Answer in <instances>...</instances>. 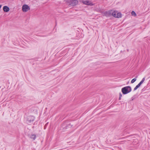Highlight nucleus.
<instances>
[{
    "mask_svg": "<svg viewBox=\"0 0 150 150\" xmlns=\"http://www.w3.org/2000/svg\"><path fill=\"white\" fill-rule=\"evenodd\" d=\"M131 88L129 86L124 87L122 89V92L124 94H127L131 91Z\"/></svg>",
    "mask_w": 150,
    "mask_h": 150,
    "instance_id": "nucleus-1",
    "label": "nucleus"
},
{
    "mask_svg": "<svg viewBox=\"0 0 150 150\" xmlns=\"http://www.w3.org/2000/svg\"><path fill=\"white\" fill-rule=\"evenodd\" d=\"M112 15L115 18H119L121 17V14L118 13L116 11H113L112 10Z\"/></svg>",
    "mask_w": 150,
    "mask_h": 150,
    "instance_id": "nucleus-2",
    "label": "nucleus"
},
{
    "mask_svg": "<svg viewBox=\"0 0 150 150\" xmlns=\"http://www.w3.org/2000/svg\"><path fill=\"white\" fill-rule=\"evenodd\" d=\"M35 119L34 117L32 116H30L27 117V122L28 124L31 123L33 122Z\"/></svg>",
    "mask_w": 150,
    "mask_h": 150,
    "instance_id": "nucleus-3",
    "label": "nucleus"
},
{
    "mask_svg": "<svg viewBox=\"0 0 150 150\" xmlns=\"http://www.w3.org/2000/svg\"><path fill=\"white\" fill-rule=\"evenodd\" d=\"M82 3L85 5L88 6H92L94 5V4H93L91 1L88 0H82Z\"/></svg>",
    "mask_w": 150,
    "mask_h": 150,
    "instance_id": "nucleus-4",
    "label": "nucleus"
},
{
    "mask_svg": "<svg viewBox=\"0 0 150 150\" xmlns=\"http://www.w3.org/2000/svg\"><path fill=\"white\" fill-rule=\"evenodd\" d=\"M30 9V7L26 4L24 5L22 7V10L23 12H26Z\"/></svg>",
    "mask_w": 150,
    "mask_h": 150,
    "instance_id": "nucleus-5",
    "label": "nucleus"
},
{
    "mask_svg": "<svg viewBox=\"0 0 150 150\" xmlns=\"http://www.w3.org/2000/svg\"><path fill=\"white\" fill-rule=\"evenodd\" d=\"M112 10L106 11L104 13V15L106 17H110L112 15Z\"/></svg>",
    "mask_w": 150,
    "mask_h": 150,
    "instance_id": "nucleus-6",
    "label": "nucleus"
},
{
    "mask_svg": "<svg viewBox=\"0 0 150 150\" xmlns=\"http://www.w3.org/2000/svg\"><path fill=\"white\" fill-rule=\"evenodd\" d=\"M71 3L72 6H74L78 4V1L77 0H71Z\"/></svg>",
    "mask_w": 150,
    "mask_h": 150,
    "instance_id": "nucleus-7",
    "label": "nucleus"
},
{
    "mask_svg": "<svg viewBox=\"0 0 150 150\" xmlns=\"http://www.w3.org/2000/svg\"><path fill=\"white\" fill-rule=\"evenodd\" d=\"M3 10L5 12H7L9 11V8L7 6H4L3 7Z\"/></svg>",
    "mask_w": 150,
    "mask_h": 150,
    "instance_id": "nucleus-8",
    "label": "nucleus"
},
{
    "mask_svg": "<svg viewBox=\"0 0 150 150\" xmlns=\"http://www.w3.org/2000/svg\"><path fill=\"white\" fill-rule=\"evenodd\" d=\"M30 138L34 140L36 138V135L35 134H31L30 135Z\"/></svg>",
    "mask_w": 150,
    "mask_h": 150,
    "instance_id": "nucleus-9",
    "label": "nucleus"
},
{
    "mask_svg": "<svg viewBox=\"0 0 150 150\" xmlns=\"http://www.w3.org/2000/svg\"><path fill=\"white\" fill-rule=\"evenodd\" d=\"M145 80V78H143L142 81L139 83V84L141 86V85L144 82Z\"/></svg>",
    "mask_w": 150,
    "mask_h": 150,
    "instance_id": "nucleus-10",
    "label": "nucleus"
},
{
    "mask_svg": "<svg viewBox=\"0 0 150 150\" xmlns=\"http://www.w3.org/2000/svg\"><path fill=\"white\" fill-rule=\"evenodd\" d=\"M140 86V85L138 83V84L134 88V90L135 91Z\"/></svg>",
    "mask_w": 150,
    "mask_h": 150,
    "instance_id": "nucleus-11",
    "label": "nucleus"
},
{
    "mask_svg": "<svg viewBox=\"0 0 150 150\" xmlns=\"http://www.w3.org/2000/svg\"><path fill=\"white\" fill-rule=\"evenodd\" d=\"M131 14L132 16H136L137 14L134 11H132L131 12Z\"/></svg>",
    "mask_w": 150,
    "mask_h": 150,
    "instance_id": "nucleus-12",
    "label": "nucleus"
},
{
    "mask_svg": "<svg viewBox=\"0 0 150 150\" xmlns=\"http://www.w3.org/2000/svg\"><path fill=\"white\" fill-rule=\"evenodd\" d=\"M136 78H134L131 81V83H133L136 80Z\"/></svg>",
    "mask_w": 150,
    "mask_h": 150,
    "instance_id": "nucleus-13",
    "label": "nucleus"
},
{
    "mask_svg": "<svg viewBox=\"0 0 150 150\" xmlns=\"http://www.w3.org/2000/svg\"><path fill=\"white\" fill-rule=\"evenodd\" d=\"M122 96V94H121V93H120V98H119V99H120V98Z\"/></svg>",
    "mask_w": 150,
    "mask_h": 150,
    "instance_id": "nucleus-14",
    "label": "nucleus"
},
{
    "mask_svg": "<svg viewBox=\"0 0 150 150\" xmlns=\"http://www.w3.org/2000/svg\"><path fill=\"white\" fill-rule=\"evenodd\" d=\"M1 6H2V5H0V8H1Z\"/></svg>",
    "mask_w": 150,
    "mask_h": 150,
    "instance_id": "nucleus-15",
    "label": "nucleus"
}]
</instances>
